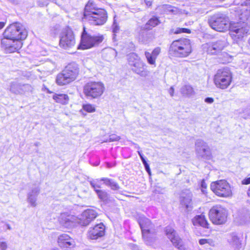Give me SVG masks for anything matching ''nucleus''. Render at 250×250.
Wrapping results in <instances>:
<instances>
[{"mask_svg":"<svg viewBox=\"0 0 250 250\" xmlns=\"http://www.w3.org/2000/svg\"><path fill=\"white\" fill-rule=\"evenodd\" d=\"M82 19L93 25H102L107 20V13L104 9L98 8L93 0H89L85 6Z\"/></svg>","mask_w":250,"mask_h":250,"instance_id":"f257e3e1","label":"nucleus"},{"mask_svg":"<svg viewBox=\"0 0 250 250\" xmlns=\"http://www.w3.org/2000/svg\"><path fill=\"white\" fill-rule=\"evenodd\" d=\"M250 12L246 10L239 15L240 21L230 22V36L233 41L237 42L241 40L248 31L246 21L250 19Z\"/></svg>","mask_w":250,"mask_h":250,"instance_id":"f03ea898","label":"nucleus"},{"mask_svg":"<svg viewBox=\"0 0 250 250\" xmlns=\"http://www.w3.org/2000/svg\"><path fill=\"white\" fill-rule=\"evenodd\" d=\"M79 72V65L75 62H71L57 75L56 79V83L61 86L69 84L76 79Z\"/></svg>","mask_w":250,"mask_h":250,"instance_id":"7ed1b4c3","label":"nucleus"},{"mask_svg":"<svg viewBox=\"0 0 250 250\" xmlns=\"http://www.w3.org/2000/svg\"><path fill=\"white\" fill-rule=\"evenodd\" d=\"M192 52V47L189 39L184 38L177 40L171 43L169 53L170 55L178 58H185Z\"/></svg>","mask_w":250,"mask_h":250,"instance_id":"20e7f679","label":"nucleus"},{"mask_svg":"<svg viewBox=\"0 0 250 250\" xmlns=\"http://www.w3.org/2000/svg\"><path fill=\"white\" fill-rule=\"evenodd\" d=\"M127 59L133 72L143 77L148 75L149 71L146 69V63L136 53L129 54L127 55Z\"/></svg>","mask_w":250,"mask_h":250,"instance_id":"39448f33","label":"nucleus"},{"mask_svg":"<svg viewBox=\"0 0 250 250\" xmlns=\"http://www.w3.org/2000/svg\"><path fill=\"white\" fill-rule=\"evenodd\" d=\"M3 35L4 37L21 41L26 38L27 32L21 23L15 22L9 25Z\"/></svg>","mask_w":250,"mask_h":250,"instance_id":"423d86ee","label":"nucleus"},{"mask_svg":"<svg viewBox=\"0 0 250 250\" xmlns=\"http://www.w3.org/2000/svg\"><path fill=\"white\" fill-rule=\"evenodd\" d=\"M208 23L212 29L217 31L224 32L228 29L230 30V23L229 22L228 18L221 13H217L211 16L208 19Z\"/></svg>","mask_w":250,"mask_h":250,"instance_id":"0eeeda50","label":"nucleus"},{"mask_svg":"<svg viewBox=\"0 0 250 250\" xmlns=\"http://www.w3.org/2000/svg\"><path fill=\"white\" fill-rule=\"evenodd\" d=\"M138 222L141 229L143 239L148 244L151 242L155 234L154 225L149 219L145 217H140Z\"/></svg>","mask_w":250,"mask_h":250,"instance_id":"6e6552de","label":"nucleus"},{"mask_svg":"<svg viewBox=\"0 0 250 250\" xmlns=\"http://www.w3.org/2000/svg\"><path fill=\"white\" fill-rule=\"evenodd\" d=\"M232 74L228 68L218 70L214 77V82L217 87L225 89L230 85L232 81Z\"/></svg>","mask_w":250,"mask_h":250,"instance_id":"1a4fd4ad","label":"nucleus"},{"mask_svg":"<svg viewBox=\"0 0 250 250\" xmlns=\"http://www.w3.org/2000/svg\"><path fill=\"white\" fill-rule=\"evenodd\" d=\"M104 39L103 35L99 34L91 35L88 34L86 32L85 28H83V31L81 36L80 48L82 49H86L98 46L103 41Z\"/></svg>","mask_w":250,"mask_h":250,"instance_id":"9d476101","label":"nucleus"},{"mask_svg":"<svg viewBox=\"0 0 250 250\" xmlns=\"http://www.w3.org/2000/svg\"><path fill=\"white\" fill-rule=\"evenodd\" d=\"M104 90V84L101 82H91L87 83L83 87V93L89 99L100 97Z\"/></svg>","mask_w":250,"mask_h":250,"instance_id":"9b49d317","label":"nucleus"},{"mask_svg":"<svg viewBox=\"0 0 250 250\" xmlns=\"http://www.w3.org/2000/svg\"><path fill=\"white\" fill-rule=\"evenodd\" d=\"M210 188L217 196L228 197L232 195L229 184L225 180H221L211 183Z\"/></svg>","mask_w":250,"mask_h":250,"instance_id":"f8f14e48","label":"nucleus"},{"mask_svg":"<svg viewBox=\"0 0 250 250\" xmlns=\"http://www.w3.org/2000/svg\"><path fill=\"white\" fill-rule=\"evenodd\" d=\"M209 217L214 224H224L227 221V210L221 206H213L209 210Z\"/></svg>","mask_w":250,"mask_h":250,"instance_id":"ddd939ff","label":"nucleus"},{"mask_svg":"<svg viewBox=\"0 0 250 250\" xmlns=\"http://www.w3.org/2000/svg\"><path fill=\"white\" fill-rule=\"evenodd\" d=\"M227 45V42L223 38L215 42H209L202 45L204 51L211 55L216 54L221 51Z\"/></svg>","mask_w":250,"mask_h":250,"instance_id":"4468645a","label":"nucleus"},{"mask_svg":"<svg viewBox=\"0 0 250 250\" xmlns=\"http://www.w3.org/2000/svg\"><path fill=\"white\" fill-rule=\"evenodd\" d=\"M75 44V40L73 32L70 29L63 31L60 36V46L68 49L72 48Z\"/></svg>","mask_w":250,"mask_h":250,"instance_id":"2eb2a0df","label":"nucleus"},{"mask_svg":"<svg viewBox=\"0 0 250 250\" xmlns=\"http://www.w3.org/2000/svg\"><path fill=\"white\" fill-rule=\"evenodd\" d=\"M21 41L13 40L3 37L1 41V47L7 53L15 52L20 49L22 46Z\"/></svg>","mask_w":250,"mask_h":250,"instance_id":"dca6fc26","label":"nucleus"},{"mask_svg":"<svg viewBox=\"0 0 250 250\" xmlns=\"http://www.w3.org/2000/svg\"><path fill=\"white\" fill-rule=\"evenodd\" d=\"M196 151L197 156L203 159H210V148L207 144L201 139H198L195 142Z\"/></svg>","mask_w":250,"mask_h":250,"instance_id":"f3484780","label":"nucleus"},{"mask_svg":"<svg viewBox=\"0 0 250 250\" xmlns=\"http://www.w3.org/2000/svg\"><path fill=\"white\" fill-rule=\"evenodd\" d=\"M167 237L170 240L173 245L179 250H185V247L181 239L177 235L176 231L171 228L167 227L166 229Z\"/></svg>","mask_w":250,"mask_h":250,"instance_id":"a211bd4d","label":"nucleus"},{"mask_svg":"<svg viewBox=\"0 0 250 250\" xmlns=\"http://www.w3.org/2000/svg\"><path fill=\"white\" fill-rule=\"evenodd\" d=\"M97 216V213L93 209H87L81 215L78 222L83 226L88 225Z\"/></svg>","mask_w":250,"mask_h":250,"instance_id":"6ab92c4d","label":"nucleus"},{"mask_svg":"<svg viewBox=\"0 0 250 250\" xmlns=\"http://www.w3.org/2000/svg\"><path fill=\"white\" fill-rule=\"evenodd\" d=\"M105 227L102 223L95 225L89 229L87 237L93 240H96L104 235Z\"/></svg>","mask_w":250,"mask_h":250,"instance_id":"aec40b11","label":"nucleus"},{"mask_svg":"<svg viewBox=\"0 0 250 250\" xmlns=\"http://www.w3.org/2000/svg\"><path fill=\"white\" fill-rule=\"evenodd\" d=\"M59 245L64 249L73 248L75 245L73 239L66 234H62L59 236L58 239Z\"/></svg>","mask_w":250,"mask_h":250,"instance_id":"412c9836","label":"nucleus"},{"mask_svg":"<svg viewBox=\"0 0 250 250\" xmlns=\"http://www.w3.org/2000/svg\"><path fill=\"white\" fill-rule=\"evenodd\" d=\"M192 193L188 189H184L182 191L181 194V204L184 206L188 210H190L192 208Z\"/></svg>","mask_w":250,"mask_h":250,"instance_id":"4be33fe9","label":"nucleus"},{"mask_svg":"<svg viewBox=\"0 0 250 250\" xmlns=\"http://www.w3.org/2000/svg\"><path fill=\"white\" fill-rule=\"evenodd\" d=\"M242 239L236 233L233 232L229 234L228 242L234 250H241L243 249Z\"/></svg>","mask_w":250,"mask_h":250,"instance_id":"5701e85b","label":"nucleus"},{"mask_svg":"<svg viewBox=\"0 0 250 250\" xmlns=\"http://www.w3.org/2000/svg\"><path fill=\"white\" fill-rule=\"evenodd\" d=\"M75 220V217L67 213H61L59 217L60 224L66 228L74 226Z\"/></svg>","mask_w":250,"mask_h":250,"instance_id":"b1692460","label":"nucleus"},{"mask_svg":"<svg viewBox=\"0 0 250 250\" xmlns=\"http://www.w3.org/2000/svg\"><path fill=\"white\" fill-rule=\"evenodd\" d=\"M40 188L36 187L32 189L31 192L28 194L27 200L32 207H36L37 206V197L40 193Z\"/></svg>","mask_w":250,"mask_h":250,"instance_id":"393cba45","label":"nucleus"},{"mask_svg":"<svg viewBox=\"0 0 250 250\" xmlns=\"http://www.w3.org/2000/svg\"><path fill=\"white\" fill-rule=\"evenodd\" d=\"M250 218V214L247 210H243L239 212L237 216L236 217V220L240 224H244L249 222Z\"/></svg>","mask_w":250,"mask_h":250,"instance_id":"a878e982","label":"nucleus"},{"mask_svg":"<svg viewBox=\"0 0 250 250\" xmlns=\"http://www.w3.org/2000/svg\"><path fill=\"white\" fill-rule=\"evenodd\" d=\"M193 224L194 225H199L205 228H208L209 224L206 219L204 215L201 214L196 216L193 219Z\"/></svg>","mask_w":250,"mask_h":250,"instance_id":"bb28decb","label":"nucleus"},{"mask_svg":"<svg viewBox=\"0 0 250 250\" xmlns=\"http://www.w3.org/2000/svg\"><path fill=\"white\" fill-rule=\"evenodd\" d=\"M101 180H103V183L110 187L112 190H118L120 188L118 184L112 179L104 177L101 178Z\"/></svg>","mask_w":250,"mask_h":250,"instance_id":"cd10ccee","label":"nucleus"},{"mask_svg":"<svg viewBox=\"0 0 250 250\" xmlns=\"http://www.w3.org/2000/svg\"><path fill=\"white\" fill-rule=\"evenodd\" d=\"M21 83L13 82L10 83L9 90L15 94H21Z\"/></svg>","mask_w":250,"mask_h":250,"instance_id":"c85d7f7f","label":"nucleus"},{"mask_svg":"<svg viewBox=\"0 0 250 250\" xmlns=\"http://www.w3.org/2000/svg\"><path fill=\"white\" fill-rule=\"evenodd\" d=\"M53 99L56 102L61 103L62 104H67L68 102L69 98L66 94H55L53 96Z\"/></svg>","mask_w":250,"mask_h":250,"instance_id":"c756f323","label":"nucleus"},{"mask_svg":"<svg viewBox=\"0 0 250 250\" xmlns=\"http://www.w3.org/2000/svg\"><path fill=\"white\" fill-rule=\"evenodd\" d=\"M181 94L185 96H190L194 94L192 87L189 85H185L180 89Z\"/></svg>","mask_w":250,"mask_h":250,"instance_id":"7c9ffc66","label":"nucleus"},{"mask_svg":"<svg viewBox=\"0 0 250 250\" xmlns=\"http://www.w3.org/2000/svg\"><path fill=\"white\" fill-rule=\"evenodd\" d=\"M95 192L101 200L104 202L108 200L109 195L105 190H96Z\"/></svg>","mask_w":250,"mask_h":250,"instance_id":"2f4dec72","label":"nucleus"},{"mask_svg":"<svg viewBox=\"0 0 250 250\" xmlns=\"http://www.w3.org/2000/svg\"><path fill=\"white\" fill-rule=\"evenodd\" d=\"M160 23L159 20L157 17H153L150 19L145 25V28L150 29L152 27H155Z\"/></svg>","mask_w":250,"mask_h":250,"instance_id":"473e14b6","label":"nucleus"},{"mask_svg":"<svg viewBox=\"0 0 250 250\" xmlns=\"http://www.w3.org/2000/svg\"><path fill=\"white\" fill-rule=\"evenodd\" d=\"M101 182H103V180H101V178L90 181L89 183L94 190L96 191V190H100L99 188H101Z\"/></svg>","mask_w":250,"mask_h":250,"instance_id":"72a5a7b5","label":"nucleus"},{"mask_svg":"<svg viewBox=\"0 0 250 250\" xmlns=\"http://www.w3.org/2000/svg\"><path fill=\"white\" fill-rule=\"evenodd\" d=\"M199 243L201 245H205L206 247L215 246V242L211 239H201L199 240Z\"/></svg>","mask_w":250,"mask_h":250,"instance_id":"f704fd0d","label":"nucleus"},{"mask_svg":"<svg viewBox=\"0 0 250 250\" xmlns=\"http://www.w3.org/2000/svg\"><path fill=\"white\" fill-rule=\"evenodd\" d=\"M33 87L29 84H21V94H24L27 93L32 92L33 91Z\"/></svg>","mask_w":250,"mask_h":250,"instance_id":"c9c22d12","label":"nucleus"},{"mask_svg":"<svg viewBox=\"0 0 250 250\" xmlns=\"http://www.w3.org/2000/svg\"><path fill=\"white\" fill-rule=\"evenodd\" d=\"M145 55L148 63L150 64L155 65V61L156 58H154L151 53L147 51L145 52Z\"/></svg>","mask_w":250,"mask_h":250,"instance_id":"e433bc0d","label":"nucleus"},{"mask_svg":"<svg viewBox=\"0 0 250 250\" xmlns=\"http://www.w3.org/2000/svg\"><path fill=\"white\" fill-rule=\"evenodd\" d=\"M121 139L120 136H117L116 134H111L109 135L108 139L104 140V142H112L115 141H118Z\"/></svg>","mask_w":250,"mask_h":250,"instance_id":"4c0bfd02","label":"nucleus"},{"mask_svg":"<svg viewBox=\"0 0 250 250\" xmlns=\"http://www.w3.org/2000/svg\"><path fill=\"white\" fill-rule=\"evenodd\" d=\"M83 108L84 110L90 113L93 112L95 111V107L90 104H83Z\"/></svg>","mask_w":250,"mask_h":250,"instance_id":"58836bf2","label":"nucleus"},{"mask_svg":"<svg viewBox=\"0 0 250 250\" xmlns=\"http://www.w3.org/2000/svg\"><path fill=\"white\" fill-rule=\"evenodd\" d=\"M182 33H190V30L188 28H177L174 31V33L175 34H180Z\"/></svg>","mask_w":250,"mask_h":250,"instance_id":"ea45409f","label":"nucleus"},{"mask_svg":"<svg viewBox=\"0 0 250 250\" xmlns=\"http://www.w3.org/2000/svg\"><path fill=\"white\" fill-rule=\"evenodd\" d=\"M113 32L114 33H117L119 31V27L116 22L115 17L114 18L113 23L112 26Z\"/></svg>","mask_w":250,"mask_h":250,"instance_id":"a19ab883","label":"nucleus"},{"mask_svg":"<svg viewBox=\"0 0 250 250\" xmlns=\"http://www.w3.org/2000/svg\"><path fill=\"white\" fill-rule=\"evenodd\" d=\"M160 51H161V49L160 47H156L153 50V51L152 52V53H151V54L152 55L153 57L154 58H157V56H158V55L160 54Z\"/></svg>","mask_w":250,"mask_h":250,"instance_id":"79ce46f5","label":"nucleus"},{"mask_svg":"<svg viewBox=\"0 0 250 250\" xmlns=\"http://www.w3.org/2000/svg\"><path fill=\"white\" fill-rule=\"evenodd\" d=\"M7 246L6 242H1L0 243V250H6Z\"/></svg>","mask_w":250,"mask_h":250,"instance_id":"37998d69","label":"nucleus"},{"mask_svg":"<svg viewBox=\"0 0 250 250\" xmlns=\"http://www.w3.org/2000/svg\"><path fill=\"white\" fill-rule=\"evenodd\" d=\"M242 184L243 185H249L250 184V177H246L242 181Z\"/></svg>","mask_w":250,"mask_h":250,"instance_id":"c03bdc74","label":"nucleus"},{"mask_svg":"<svg viewBox=\"0 0 250 250\" xmlns=\"http://www.w3.org/2000/svg\"><path fill=\"white\" fill-rule=\"evenodd\" d=\"M171 5H164L163 8L166 12H169L170 9L171 8Z\"/></svg>","mask_w":250,"mask_h":250,"instance_id":"a18cd8bd","label":"nucleus"},{"mask_svg":"<svg viewBox=\"0 0 250 250\" xmlns=\"http://www.w3.org/2000/svg\"><path fill=\"white\" fill-rule=\"evenodd\" d=\"M169 12L172 13L173 14H176L179 12V10L177 8L174 7L172 6L171 8L170 9Z\"/></svg>","mask_w":250,"mask_h":250,"instance_id":"49530a36","label":"nucleus"},{"mask_svg":"<svg viewBox=\"0 0 250 250\" xmlns=\"http://www.w3.org/2000/svg\"><path fill=\"white\" fill-rule=\"evenodd\" d=\"M205 101L207 103L211 104L213 102L214 100L212 98L208 97L205 99Z\"/></svg>","mask_w":250,"mask_h":250,"instance_id":"de8ad7c7","label":"nucleus"},{"mask_svg":"<svg viewBox=\"0 0 250 250\" xmlns=\"http://www.w3.org/2000/svg\"><path fill=\"white\" fill-rule=\"evenodd\" d=\"M145 167L146 171L148 173V174L149 175H151V171H150V169L149 165H146V166H145Z\"/></svg>","mask_w":250,"mask_h":250,"instance_id":"09e8293b","label":"nucleus"},{"mask_svg":"<svg viewBox=\"0 0 250 250\" xmlns=\"http://www.w3.org/2000/svg\"><path fill=\"white\" fill-rule=\"evenodd\" d=\"M174 89L173 86H171L169 89V93L171 97L173 96Z\"/></svg>","mask_w":250,"mask_h":250,"instance_id":"8fccbe9b","label":"nucleus"},{"mask_svg":"<svg viewBox=\"0 0 250 250\" xmlns=\"http://www.w3.org/2000/svg\"><path fill=\"white\" fill-rule=\"evenodd\" d=\"M144 1L147 6L150 7L151 6L152 3L151 0H144Z\"/></svg>","mask_w":250,"mask_h":250,"instance_id":"3c124183","label":"nucleus"},{"mask_svg":"<svg viewBox=\"0 0 250 250\" xmlns=\"http://www.w3.org/2000/svg\"><path fill=\"white\" fill-rule=\"evenodd\" d=\"M249 4H250V0H244V1H242L241 3L242 5H247Z\"/></svg>","mask_w":250,"mask_h":250,"instance_id":"603ef678","label":"nucleus"},{"mask_svg":"<svg viewBox=\"0 0 250 250\" xmlns=\"http://www.w3.org/2000/svg\"><path fill=\"white\" fill-rule=\"evenodd\" d=\"M144 165V167L146 166V165H148L147 163V162L146 161L145 158L144 157L142 158V159H141Z\"/></svg>","mask_w":250,"mask_h":250,"instance_id":"864d4df0","label":"nucleus"},{"mask_svg":"<svg viewBox=\"0 0 250 250\" xmlns=\"http://www.w3.org/2000/svg\"><path fill=\"white\" fill-rule=\"evenodd\" d=\"M107 53L109 54H111V55H114V52L112 50H109L107 51Z\"/></svg>","mask_w":250,"mask_h":250,"instance_id":"5fc2aeb1","label":"nucleus"},{"mask_svg":"<svg viewBox=\"0 0 250 250\" xmlns=\"http://www.w3.org/2000/svg\"><path fill=\"white\" fill-rule=\"evenodd\" d=\"M138 153L139 156L140 157L141 159L144 157L141 151H138Z\"/></svg>","mask_w":250,"mask_h":250,"instance_id":"6e6d98bb","label":"nucleus"},{"mask_svg":"<svg viewBox=\"0 0 250 250\" xmlns=\"http://www.w3.org/2000/svg\"><path fill=\"white\" fill-rule=\"evenodd\" d=\"M138 153L139 156L140 157L141 159L144 157L141 151H138Z\"/></svg>","mask_w":250,"mask_h":250,"instance_id":"4d7b16f0","label":"nucleus"},{"mask_svg":"<svg viewBox=\"0 0 250 250\" xmlns=\"http://www.w3.org/2000/svg\"><path fill=\"white\" fill-rule=\"evenodd\" d=\"M201 186H202V187L203 188H206V184L205 182L204 181H203L202 182Z\"/></svg>","mask_w":250,"mask_h":250,"instance_id":"13d9d810","label":"nucleus"},{"mask_svg":"<svg viewBox=\"0 0 250 250\" xmlns=\"http://www.w3.org/2000/svg\"><path fill=\"white\" fill-rule=\"evenodd\" d=\"M5 25V23L3 22H0V29L2 28Z\"/></svg>","mask_w":250,"mask_h":250,"instance_id":"bf43d9fd","label":"nucleus"},{"mask_svg":"<svg viewBox=\"0 0 250 250\" xmlns=\"http://www.w3.org/2000/svg\"><path fill=\"white\" fill-rule=\"evenodd\" d=\"M130 47L131 48V50H133L134 48V45L133 43L130 42Z\"/></svg>","mask_w":250,"mask_h":250,"instance_id":"052dcab7","label":"nucleus"},{"mask_svg":"<svg viewBox=\"0 0 250 250\" xmlns=\"http://www.w3.org/2000/svg\"><path fill=\"white\" fill-rule=\"evenodd\" d=\"M247 194H248V196L250 197V187L249 188L248 190Z\"/></svg>","mask_w":250,"mask_h":250,"instance_id":"680f3d73","label":"nucleus"},{"mask_svg":"<svg viewBox=\"0 0 250 250\" xmlns=\"http://www.w3.org/2000/svg\"><path fill=\"white\" fill-rule=\"evenodd\" d=\"M6 226H7V229H8L9 230L11 229V227L9 224H7Z\"/></svg>","mask_w":250,"mask_h":250,"instance_id":"e2e57ef3","label":"nucleus"},{"mask_svg":"<svg viewBox=\"0 0 250 250\" xmlns=\"http://www.w3.org/2000/svg\"><path fill=\"white\" fill-rule=\"evenodd\" d=\"M237 0H234V2H235L236 4H238L239 3V2H237Z\"/></svg>","mask_w":250,"mask_h":250,"instance_id":"0e129e2a","label":"nucleus"},{"mask_svg":"<svg viewBox=\"0 0 250 250\" xmlns=\"http://www.w3.org/2000/svg\"><path fill=\"white\" fill-rule=\"evenodd\" d=\"M136 145V148H138V149H139V148H140L139 146H138V145Z\"/></svg>","mask_w":250,"mask_h":250,"instance_id":"69168bd1","label":"nucleus"}]
</instances>
